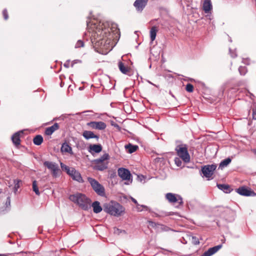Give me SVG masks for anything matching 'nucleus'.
Returning a JSON list of instances; mask_svg holds the SVG:
<instances>
[{
    "mask_svg": "<svg viewBox=\"0 0 256 256\" xmlns=\"http://www.w3.org/2000/svg\"><path fill=\"white\" fill-rule=\"evenodd\" d=\"M86 24L88 28L93 26L92 29L94 32L92 35V42L94 46L96 48H105L106 44H109L111 40V38H108L110 35L108 24L101 22L98 24L96 23L90 24V22L87 20Z\"/></svg>",
    "mask_w": 256,
    "mask_h": 256,
    "instance_id": "1",
    "label": "nucleus"
},
{
    "mask_svg": "<svg viewBox=\"0 0 256 256\" xmlns=\"http://www.w3.org/2000/svg\"><path fill=\"white\" fill-rule=\"evenodd\" d=\"M69 199L84 210H88L90 207V200L84 194L77 192L70 195Z\"/></svg>",
    "mask_w": 256,
    "mask_h": 256,
    "instance_id": "2",
    "label": "nucleus"
},
{
    "mask_svg": "<svg viewBox=\"0 0 256 256\" xmlns=\"http://www.w3.org/2000/svg\"><path fill=\"white\" fill-rule=\"evenodd\" d=\"M176 144L174 150L177 156L174 160H190V156L188 150V146L180 140H176Z\"/></svg>",
    "mask_w": 256,
    "mask_h": 256,
    "instance_id": "3",
    "label": "nucleus"
},
{
    "mask_svg": "<svg viewBox=\"0 0 256 256\" xmlns=\"http://www.w3.org/2000/svg\"><path fill=\"white\" fill-rule=\"evenodd\" d=\"M104 210L110 215L118 216L124 212V208L119 203L114 201H111L110 202L106 203L104 205Z\"/></svg>",
    "mask_w": 256,
    "mask_h": 256,
    "instance_id": "4",
    "label": "nucleus"
},
{
    "mask_svg": "<svg viewBox=\"0 0 256 256\" xmlns=\"http://www.w3.org/2000/svg\"><path fill=\"white\" fill-rule=\"evenodd\" d=\"M60 164L62 170L66 172L74 180L80 183H83L84 182V180L78 171L76 170L73 168H70L64 164L62 162H60Z\"/></svg>",
    "mask_w": 256,
    "mask_h": 256,
    "instance_id": "5",
    "label": "nucleus"
},
{
    "mask_svg": "<svg viewBox=\"0 0 256 256\" xmlns=\"http://www.w3.org/2000/svg\"><path fill=\"white\" fill-rule=\"evenodd\" d=\"M88 180L97 194L101 196H105V188L98 180L90 177L88 178Z\"/></svg>",
    "mask_w": 256,
    "mask_h": 256,
    "instance_id": "6",
    "label": "nucleus"
},
{
    "mask_svg": "<svg viewBox=\"0 0 256 256\" xmlns=\"http://www.w3.org/2000/svg\"><path fill=\"white\" fill-rule=\"evenodd\" d=\"M44 164L50 171L53 177L60 176L61 171L58 164L52 161H44Z\"/></svg>",
    "mask_w": 256,
    "mask_h": 256,
    "instance_id": "7",
    "label": "nucleus"
},
{
    "mask_svg": "<svg viewBox=\"0 0 256 256\" xmlns=\"http://www.w3.org/2000/svg\"><path fill=\"white\" fill-rule=\"evenodd\" d=\"M118 176L122 180L127 181L124 182L125 184L128 185L132 183V178L129 170L125 168H120L118 169Z\"/></svg>",
    "mask_w": 256,
    "mask_h": 256,
    "instance_id": "8",
    "label": "nucleus"
},
{
    "mask_svg": "<svg viewBox=\"0 0 256 256\" xmlns=\"http://www.w3.org/2000/svg\"><path fill=\"white\" fill-rule=\"evenodd\" d=\"M216 165L214 164L204 166L202 168V172L204 176L208 180L212 179V175L216 168Z\"/></svg>",
    "mask_w": 256,
    "mask_h": 256,
    "instance_id": "9",
    "label": "nucleus"
},
{
    "mask_svg": "<svg viewBox=\"0 0 256 256\" xmlns=\"http://www.w3.org/2000/svg\"><path fill=\"white\" fill-rule=\"evenodd\" d=\"M166 198L169 202L172 204L178 202L180 206H182L184 203L182 197L178 194L168 192L166 194Z\"/></svg>",
    "mask_w": 256,
    "mask_h": 256,
    "instance_id": "10",
    "label": "nucleus"
},
{
    "mask_svg": "<svg viewBox=\"0 0 256 256\" xmlns=\"http://www.w3.org/2000/svg\"><path fill=\"white\" fill-rule=\"evenodd\" d=\"M236 192L239 194L245 196H256V192L250 188L244 186H240L236 189Z\"/></svg>",
    "mask_w": 256,
    "mask_h": 256,
    "instance_id": "11",
    "label": "nucleus"
},
{
    "mask_svg": "<svg viewBox=\"0 0 256 256\" xmlns=\"http://www.w3.org/2000/svg\"><path fill=\"white\" fill-rule=\"evenodd\" d=\"M87 125L92 129L98 130H104L106 127V124L103 122H90Z\"/></svg>",
    "mask_w": 256,
    "mask_h": 256,
    "instance_id": "12",
    "label": "nucleus"
},
{
    "mask_svg": "<svg viewBox=\"0 0 256 256\" xmlns=\"http://www.w3.org/2000/svg\"><path fill=\"white\" fill-rule=\"evenodd\" d=\"M148 0H136L134 4V6L138 12H142L146 7Z\"/></svg>",
    "mask_w": 256,
    "mask_h": 256,
    "instance_id": "13",
    "label": "nucleus"
},
{
    "mask_svg": "<svg viewBox=\"0 0 256 256\" xmlns=\"http://www.w3.org/2000/svg\"><path fill=\"white\" fill-rule=\"evenodd\" d=\"M88 152L92 154H98L102 151V147L100 144H91L88 147Z\"/></svg>",
    "mask_w": 256,
    "mask_h": 256,
    "instance_id": "14",
    "label": "nucleus"
},
{
    "mask_svg": "<svg viewBox=\"0 0 256 256\" xmlns=\"http://www.w3.org/2000/svg\"><path fill=\"white\" fill-rule=\"evenodd\" d=\"M82 135L86 140H90V138H96L98 142L100 138L99 135L95 134L93 132L90 130L84 131Z\"/></svg>",
    "mask_w": 256,
    "mask_h": 256,
    "instance_id": "15",
    "label": "nucleus"
},
{
    "mask_svg": "<svg viewBox=\"0 0 256 256\" xmlns=\"http://www.w3.org/2000/svg\"><path fill=\"white\" fill-rule=\"evenodd\" d=\"M222 247V244H219L214 247L210 248L208 249V250L206 251L200 256H211L212 254L216 252L221 248Z\"/></svg>",
    "mask_w": 256,
    "mask_h": 256,
    "instance_id": "16",
    "label": "nucleus"
},
{
    "mask_svg": "<svg viewBox=\"0 0 256 256\" xmlns=\"http://www.w3.org/2000/svg\"><path fill=\"white\" fill-rule=\"evenodd\" d=\"M96 164L94 168L98 170H103L106 169L108 166V161H95Z\"/></svg>",
    "mask_w": 256,
    "mask_h": 256,
    "instance_id": "17",
    "label": "nucleus"
},
{
    "mask_svg": "<svg viewBox=\"0 0 256 256\" xmlns=\"http://www.w3.org/2000/svg\"><path fill=\"white\" fill-rule=\"evenodd\" d=\"M23 134V130H20L15 132L12 136V140L14 146H19L20 144V135Z\"/></svg>",
    "mask_w": 256,
    "mask_h": 256,
    "instance_id": "18",
    "label": "nucleus"
},
{
    "mask_svg": "<svg viewBox=\"0 0 256 256\" xmlns=\"http://www.w3.org/2000/svg\"><path fill=\"white\" fill-rule=\"evenodd\" d=\"M60 126L58 123H54L52 126L46 128L44 133L47 136L52 135L54 131L58 130Z\"/></svg>",
    "mask_w": 256,
    "mask_h": 256,
    "instance_id": "19",
    "label": "nucleus"
},
{
    "mask_svg": "<svg viewBox=\"0 0 256 256\" xmlns=\"http://www.w3.org/2000/svg\"><path fill=\"white\" fill-rule=\"evenodd\" d=\"M216 186L218 189L226 194H229L233 190L230 186L228 184H217Z\"/></svg>",
    "mask_w": 256,
    "mask_h": 256,
    "instance_id": "20",
    "label": "nucleus"
},
{
    "mask_svg": "<svg viewBox=\"0 0 256 256\" xmlns=\"http://www.w3.org/2000/svg\"><path fill=\"white\" fill-rule=\"evenodd\" d=\"M202 8L206 13H208L212 8L210 0H204L203 3Z\"/></svg>",
    "mask_w": 256,
    "mask_h": 256,
    "instance_id": "21",
    "label": "nucleus"
},
{
    "mask_svg": "<svg viewBox=\"0 0 256 256\" xmlns=\"http://www.w3.org/2000/svg\"><path fill=\"white\" fill-rule=\"evenodd\" d=\"M124 148L128 153L132 154L138 149V146L137 145H134L129 143L128 144L125 145Z\"/></svg>",
    "mask_w": 256,
    "mask_h": 256,
    "instance_id": "22",
    "label": "nucleus"
},
{
    "mask_svg": "<svg viewBox=\"0 0 256 256\" xmlns=\"http://www.w3.org/2000/svg\"><path fill=\"white\" fill-rule=\"evenodd\" d=\"M61 151L62 152H67L70 154H72V151L71 146L66 142L62 144L61 146Z\"/></svg>",
    "mask_w": 256,
    "mask_h": 256,
    "instance_id": "23",
    "label": "nucleus"
},
{
    "mask_svg": "<svg viewBox=\"0 0 256 256\" xmlns=\"http://www.w3.org/2000/svg\"><path fill=\"white\" fill-rule=\"evenodd\" d=\"M190 161H168V164L172 168L174 164L177 167H181L182 165V166H184V165L188 162H189Z\"/></svg>",
    "mask_w": 256,
    "mask_h": 256,
    "instance_id": "24",
    "label": "nucleus"
},
{
    "mask_svg": "<svg viewBox=\"0 0 256 256\" xmlns=\"http://www.w3.org/2000/svg\"><path fill=\"white\" fill-rule=\"evenodd\" d=\"M92 206L93 208L94 212L96 214H98L102 210V208L100 206V203L98 201L94 202Z\"/></svg>",
    "mask_w": 256,
    "mask_h": 256,
    "instance_id": "25",
    "label": "nucleus"
},
{
    "mask_svg": "<svg viewBox=\"0 0 256 256\" xmlns=\"http://www.w3.org/2000/svg\"><path fill=\"white\" fill-rule=\"evenodd\" d=\"M118 66L120 70L124 74H127L129 70L128 67L125 66L124 64L122 62H119L118 63Z\"/></svg>",
    "mask_w": 256,
    "mask_h": 256,
    "instance_id": "26",
    "label": "nucleus"
},
{
    "mask_svg": "<svg viewBox=\"0 0 256 256\" xmlns=\"http://www.w3.org/2000/svg\"><path fill=\"white\" fill-rule=\"evenodd\" d=\"M43 137L40 135H36L33 139V142L36 146H40L43 142Z\"/></svg>",
    "mask_w": 256,
    "mask_h": 256,
    "instance_id": "27",
    "label": "nucleus"
},
{
    "mask_svg": "<svg viewBox=\"0 0 256 256\" xmlns=\"http://www.w3.org/2000/svg\"><path fill=\"white\" fill-rule=\"evenodd\" d=\"M157 32V29L155 26H152L150 30V40L152 42L154 41L156 38Z\"/></svg>",
    "mask_w": 256,
    "mask_h": 256,
    "instance_id": "28",
    "label": "nucleus"
},
{
    "mask_svg": "<svg viewBox=\"0 0 256 256\" xmlns=\"http://www.w3.org/2000/svg\"><path fill=\"white\" fill-rule=\"evenodd\" d=\"M217 148L216 147H210V146H207L206 148V153L208 154V151H211L212 150L213 151V154L212 156H210V157H214L216 153Z\"/></svg>",
    "mask_w": 256,
    "mask_h": 256,
    "instance_id": "29",
    "label": "nucleus"
},
{
    "mask_svg": "<svg viewBox=\"0 0 256 256\" xmlns=\"http://www.w3.org/2000/svg\"><path fill=\"white\" fill-rule=\"evenodd\" d=\"M196 202H197L194 200L188 201L187 203L188 209L194 210L195 208V205L196 204Z\"/></svg>",
    "mask_w": 256,
    "mask_h": 256,
    "instance_id": "30",
    "label": "nucleus"
},
{
    "mask_svg": "<svg viewBox=\"0 0 256 256\" xmlns=\"http://www.w3.org/2000/svg\"><path fill=\"white\" fill-rule=\"evenodd\" d=\"M142 208H144L146 210H148L150 212H151L150 209L146 206L142 205V204L141 205L140 204H138V205H136V208L137 211L138 212H142Z\"/></svg>",
    "mask_w": 256,
    "mask_h": 256,
    "instance_id": "31",
    "label": "nucleus"
},
{
    "mask_svg": "<svg viewBox=\"0 0 256 256\" xmlns=\"http://www.w3.org/2000/svg\"><path fill=\"white\" fill-rule=\"evenodd\" d=\"M32 189L36 195L39 196L40 194L36 180H34L32 182Z\"/></svg>",
    "mask_w": 256,
    "mask_h": 256,
    "instance_id": "32",
    "label": "nucleus"
},
{
    "mask_svg": "<svg viewBox=\"0 0 256 256\" xmlns=\"http://www.w3.org/2000/svg\"><path fill=\"white\" fill-rule=\"evenodd\" d=\"M110 158V157L109 154L106 152H104L100 157L95 159L94 160H109Z\"/></svg>",
    "mask_w": 256,
    "mask_h": 256,
    "instance_id": "33",
    "label": "nucleus"
},
{
    "mask_svg": "<svg viewBox=\"0 0 256 256\" xmlns=\"http://www.w3.org/2000/svg\"><path fill=\"white\" fill-rule=\"evenodd\" d=\"M238 72L241 76H244L247 72V68L246 66H240L238 68Z\"/></svg>",
    "mask_w": 256,
    "mask_h": 256,
    "instance_id": "34",
    "label": "nucleus"
},
{
    "mask_svg": "<svg viewBox=\"0 0 256 256\" xmlns=\"http://www.w3.org/2000/svg\"><path fill=\"white\" fill-rule=\"evenodd\" d=\"M186 90L188 92H192L194 91V86L191 84H188L186 86Z\"/></svg>",
    "mask_w": 256,
    "mask_h": 256,
    "instance_id": "35",
    "label": "nucleus"
},
{
    "mask_svg": "<svg viewBox=\"0 0 256 256\" xmlns=\"http://www.w3.org/2000/svg\"><path fill=\"white\" fill-rule=\"evenodd\" d=\"M232 161H222L220 164L219 168H222L226 166Z\"/></svg>",
    "mask_w": 256,
    "mask_h": 256,
    "instance_id": "36",
    "label": "nucleus"
},
{
    "mask_svg": "<svg viewBox=\"0 0 256 256\" xmlns=\"http://www.w3.org/2000/svg\"><path fill=\"white\" fill-rule=\"evenodd\" d=\"M229 52L232 58H235L237 56V54L236 52V49L232 50V48H229Z\"/></svg>",
    "mask_w": 256,
    "mask_h": 256,
    "instance_id": "37",
    "label": "nucleus"
},
{
    "mask_svg": "<svg viewBox=\"0 0 256 256\" xmlns=\"http://www.w3.org/2000/svg\"><path fill=\"white\" fill-rule=\"evenodd\" d=\"M84 46V42H83V41H82L81 40H78V42H76V44L75 48H79L80 47H83Z\"/></svg>",
    "mask_w": 256,
    "mask_h": 256,
    "instance_id": "38",
    "label": "nucleus"
},
{
    "mask_svg": "<svg viewBox=\"0 0 256 256\" xmlns=\"http://www.w3.org/2000/svg\"><path fill=\"white\" fill-rule=\"evenodd\" d=\"M20 182V180H14V192H16V191H17L18 189L20 187V186H19V182Z\"/></svg>",
    "mask_w": 256,
    "mask_h": 256,
    "instance_id": "39",
    "label": "nucleus"
},
{
    "mask_svg": "<svg viewBox=\"0 0 256 256\" xmlns=\"http://www.w3.org/2000/svg\"><path fill=\"white\" fill-rule=\"evenodd\" d=\"M192 242L195 245L198 244L200 243L198 238L196 236H192Z\"/></svg>",
    "mask_w": 256,
    "mask_h": 256,
    "instance_id": "40",
    "label": "nucleus"
},
{
    "mask_svg": "<svg viewBox=\"0 0 256 256\" xmlns=\"http://www.w3.org/2000/svg\"><path fill=\"white\" fill-rule=\"evenodd\" d=\"M122 232H125V231L124 230H121L118 228H114V234H120Z\"/></svg>",
    "mask_w": 256,
    "mask_h": 256,
    "instance_id": "41",
    "label": "nucleus"
},
{
    "mask_svg": "<svg viewBox=\"0 0 256 256\" xmlns=\"http://www.w3.org/2000/svg\"><path fill=\"white\" fill-rule=\"evenodd\" d=\"M110 124L114 127L116 128L118 130H120V126L118 124L115 122L114 121L112 120L110 122Z\"/></svg>",
    "mask_w": 256,
    "mask_h": 256,
    "instance_id": "42",
    "label": "nucleus"
},
{
    "mask_svg": "<svg viewBox=\"0 0 256 256\" xmlns=\"http://www.w3.org/2000/svg\"><path fill=\"white\" fill-rule=\"evenodd\" d=\"M2 14L5 20H6L8 18V15L6 9H4L2 11Z\"/></svg>",
    "mask_w": 256,
    "mask_h": 256,
    "instance_id": "43",
    "label": "nucleus"
},
{
    "mask_svg": "<svg viewBox=\"0 0 256 256\" xmlns=\"http://www.w3.org/2000/svg\"><path fill=\"white\" fill-rule=\"evenodd\" d=\"M175 153L174 152H168L166 154V158H172V156H175Z\"/></svg>",
    "mask_w": 256,
    "mask_h": 256,
    "instance_id": "44",
    "label": "nucleus"
},
{
    "mask_svg": "<svg viewBox=\"0 0 256 256\" xmlns=\"http://www.w3.org/2000/svg\"><path fill=\"white\" fill-rule=\"evenodd\" d=\"M148 222L150 226L152 228L156 227V225L158 224H156L154 222H153L152 221H150V220L148 221Z\"/></svg>",
    "mask_w": 256,
    "mask_h": 256,
    "instance_id": "45",
    "label": "nucleus"
},
{
    "mask_svg": "<svg viewBox=\"0 0 256 256\" xmlns=\"http://www.w3.org/2000/svg\"><path fill=\"white\" fill-rule=\"evenodd\" d=\"M78 62H82V61L80 60H73L72 62V64H71V66L72 67H73L74 66V65L75 64H76Z\"/></svg>",
    "mask_w": 256,
    "mask_h": 256,
    "instance_id": "46",
    "label": "nucleus"
},
{
    "mask_svg": "<svg viewBox=\"0 0 256 256\" xmlns=\"http://www.w3.org/2000/svg\"><path fill=\"white\" fill-rule=\"evenodd\" d=\"M70 60H67L64 64V66L66 68H68L70 66Z\"/></svg>",
    "mask_w": 256,
    "mask_h": 256,
    "instance_id": "47",
    "label": "nucleus"
},
{
    "mask_svg": "<svg viewBox=\"0 0 256 256\" xmlns=\"http://www.w3.org/2000/svg\"><path fill=\"white\" fill-rule=\"evenodd\" d=\"M252 118L253 120H256V113L254 111L252 112Z\"/></svg>",
    "mask_w": 256,
    "mask_h": 256,
    "instance_id": "48",
    "label": "nucleus"
},
{
    "mask_svg": "<svg viewBox=\"0 0 256 256\" xmlns=\"http://www.w3.org/2000/svg\"><path fill=\"white\" fill-rule=\"evenodd\" d=\"M131 200H132V201L133 202H134L136 205H138V202H137V200H136L135 198H134L131 197Z\"/></svg>",
    "mask_w": 256,
    "mask_h": 256,
    "instance_id": "49",
    "label": "nucleus"
},
{
    "mask_svg": "<svg viewBox=\"0 0 256 256\" xmlns=\"http://www.w3.org/2000/svg\"><path fill=\"white\" fill-rule=\"evenodd\" d=\"M10 197H8L7 198V200H6V204L8 205H10Z\"/></svg>",
    "mask_w": 256,
    "mask_h": 256,
    "instance_id": "50",
    "label": "nucleus"
},
{
    "mask_svg": "<svg viewBox=\"0 0 256 256\" xmlns=\"http://www.w3.org/2000/svg\"><path fill=\"white\" fill-rule=\"evenodd\" d=\"M67 117H68V116H66V114H62L60 116V118L64 120V118H66Z\"/></svg>",
    "mask_w": 256,
    "mask_h": 256,
    "instance_id": "51",
    "label": "nucleus"
},
{
    "mask_svg": "<svg viewBox=\"0 0 256 256\" xmlns=\"http://www.w3.org/2000/svg\"><path fill=\"white\" fill-rule=\"evenodd\" d=\"M161 159H162V160H164V158H155L154 159V160H160Z\"/></svg>",
    "mask_w": 256,
    "mask_h": 256,
    "instance_id": "52",
    "label": "nucleus"
},
{
    "mask_svg": "<svg viewBox=\"0 0 256 256\" xmlns=\"http://www.w3.org/2000/svg\"><path fill=\"white\" fill-rule=\"evenodd\" d=\"M224 160H231V159L230 158H226L224 159Z\"/></svg>",
    "mask_w": 256,
    "mask_h": 256,
    "instance_id": "53",
    "label": "nucleus"
},
{
    "mask_svg": "<svg viewBox=\"0 0 256 256\" xmlns=\"http://www.w3.org/2000/svg\"><path fill=\"white\" fill-rule=\"evenodd\" d=\"M0 256H8L5 254H0Z\"/></svg>",
    "mask_w": 256,
    "mask_h": 256,
    "instance_id": "54",
    "label": "nucleus"
},
{
    "mask_svg": "<svg viewBox=\"0 0 256 256\" xmlns=\"http://www.w3.org/2000/svg\"><path fill=\"white\" fill-rule=\"evenodd\" d=\"M155 214V216H156V217L160 216V215L157 214Z\"/></svg>",
    "mask_w": 256,
    "mask_h": 256,
    "instance_id": "55",
    "label": "nucleus"
},
{
    "mask_svg": "<svg viewBox=\"0 0 256 256\" xmlns=\"http://www.w3.org/2000/svg\"><path fill=\"white\" fill-rule=\"evenodd\" d=\"M229 41L230 42H232V38H230V39H229Z\"/></svg>",
    "mask_w": 256,
    "mask_h": 256,
    "instance_id": "56",
    "label": "nucleus"
},
{
    "mask_svg": "<svg viewBox=\"0 0 256 256\" xmlns=\"http://www.w3.org/2000/svg\"><path fill=\"white\" fill-rule=\"evenodd\" d=\"M148 82H149L150 84H153V85H154V84H153L152 82H150V81H148Z\"/></svg>",
    "mask_w": 256,
    "mask_h": 256,
    "instance_id": "57",
    "label": "nucleus"
},
{
    "mask_svg": "<svg viewBox=\"0 0 256 256\" xmlns=\"http://www.w3.org/2000/svg\"><path fill=\"white\" fill-rule=\"evenodd\" d=\"M244 62V64H249L248 63H247V62Z\"/></svg>",
    "mask_w": 256,
    "mask_h": 256,
    "instance_id": "58",
    "label": "nucleus"
},
{
    "mask_svg": "<svg viewBox=\"0 0 256 256\" xmlns=\"http://www.w3.org/2000/svg\"><path fill=\"white\" fill-rule=\"evenodd\" d=\"M255 0V2H256V0Z\"/></svg>",
    "mask_w": 256,
    "mask_h": 256,
    "instance_id": "59",
    "label": "nucleus"
}]
</instances>
